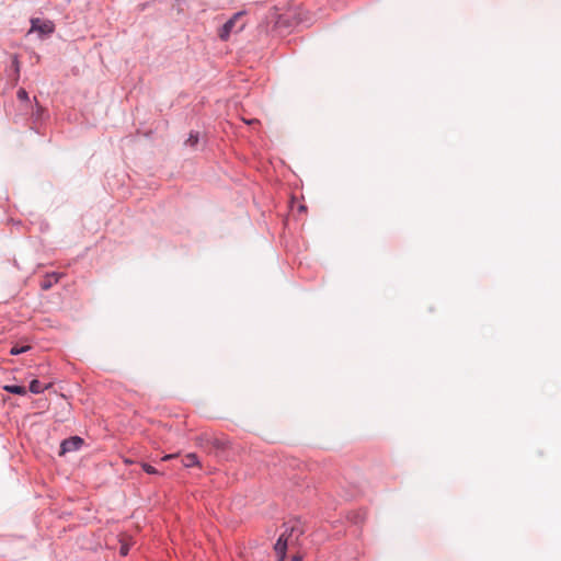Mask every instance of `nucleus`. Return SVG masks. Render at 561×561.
I'll return each instance as SVG.
<instances>
[{
    "label": "nucleus",
    "mask_w": 561,
    "mask_h": 561,
    "mask_svg": "<svg viewBox=\"0 0 561 561\" xmlns=\"http://www.w3.org/2000/svg\"><path fill=\"white\" fill-rule=\"evenodd\" d=\"M4 390L10 393L20 394V396H23L26 393L25 387L16 386V385L4 386Z\"/></svg>",
    "instance_id": "39448f33"
},
{
    "label": "nucleus",
    "mask_w": 561,
    "mask_h": 561,
    "mask_svg": "<svg viewBox=\"0 0 561 561\" xmlns=\"http://www.w3.org/2000/svg\"><path fill=\"white\" fill-rule=\"evenodd\" d=\"M243 15V11L237 12L222 25L218 32L220 39L227 41L231 34L239 33L244 28L245 23L241 22Z\"/></svg>",
    "instance_id": "f03ea898"
},
{
    "label": "nucleus",
    "mask_w": 561,
    "mask_h": 561,
    "mask_svg": "<svg viewBox=\"0 0 561 561\" xmlns=\"http://www.w3.org/2000/svg\"><path fill=\"white\" fill-rule=\"evenodd\" d=\"M301 534L302 529L297 523L285 529L274 546L277 561H284L288 546L297 541Z\"/></svg>",
    "instance_id": "f257e3e1"
},
{
    "label": "nucleus",
    "mask_w": 561,
    "mask_h": 561,
    "mask_svg": "<svg viewBox=\"0 0 561 561\" xmlns=\"http://www.w3.org/2000/svg\"><path fill=\"white\" fill-rule=\"evenodd\" d=\"M50 286H51V284H50V283H44V284L42 285V288H43V289H48Z\"/></svg>",
    "instance_id": "4468645a"
},
{
    "label": "nucleus",
    "mask_w": 561,
    "mask_h": 561,
    "mask_svg": "<svg viewBox=\"0 0 561 561\" xmlns=\"http://www.w3.org/2000/svg\"><path fill=\"white\" fill-rule=\"evenodd\" d=\"M175 457H176V454L165 455L164 457L161 458V461H167V460L173 459Z\"/></svg>",
    "instance_id": "f8f14e48"
},
{
    "label": "nucleus",
    "mask_w": 561,
    "mask_h": 561,
    "mask_svg": "<svg viewBox=\"0 0 561 561\" xmlns=\"http://www.w3.org/2000/svg\"><path fill=\"white\" fill-rule=\"evenodd\" d=\"M31 350V345L28 344H25V345H19V344H15L12 346L11 351H10V354L11 355H20L22 353H25L27 351Z\"/></svg>",
    "instance_id": "0eeeda50"
},
{
    "label": "nucleus",
    "mask_w": 561,
    "mask_h": 561,
    "mask_svg": "<svg viewBox=\"0 0 561 561\" xmlns=\"http://www.w3.org/2000/svg\"><path fill=\"white\" fill-rule=\"evenodd\" d=\"M291 561H301V558H300V557H294V558L291 559Z\"/></svg>",
    "instance_id": "2eb2a0df"
},
{
    "label": "nucleus",
    "mask_w": 561,
    "mask_h": 561,
    "mask_svg": "<svg viewBox=\"0 0 561 561\" xmlns=\"http://www.w3.org/2000/svg\"><path fill=\"white\" fill-rule=\"evenodd\" d=\"M16 95L20 101H23V102L28 101V93L24 89H20L18 91Z\"/></svg>",
    "instance_id": "9d476101"
},
{
    "label": "nucleus",
    "mask_w": 561,
    "mask_h": 561,
    "mask_svg": "<svg viewBox=\"0 0 561 561\" xmlns=\"http://www.w3.org/2000/svg\"><path fill=\"white\" fill-rule=\"evenodd\" d=\"M182 461L187 468L198 465L197 456L195 454H187Z\"/></svg>",
    "instance_id": "423d86ee"
},
{
    "label": "nucleus",
    "mask_w": 561,
    "mask_h": 561,
    "mask_svg": "<svg viewBox=\"0 0 561 561\" xmlns=\"http://www.w3.org/2000/svg\"><path fill=\"white\" fill-rule=\"evenodd\" d=\"M55 31V24L50 20H42L38 18L31 19V28L28 34L36 32L39 36H49Z\"/></svg>",
    "instance_id": "7ed1b4c3"
},
{
    "label": "nucleus",
    "mask_w": 561,
    "mask_h": 561,
    "mask_svg": "<svg viewBox=\"0 0 561 561\" xmlns=\"http://www.w3.org/2000/svg\"><path fill=\"white\" fill-rule=\"evenodd\" d=\"M141 468L144 471H146L148 474H162L159 470H157L154 467H152L149 463L142 462Z\"/></svg>",
    "instance_id": "1a4fd4ad"
},
{
    "label": "nucleus",
    "mask_w": 561,
    "mask_h": 561,
    "mask_svg": "<svg viewBox=\"0 0 561 561\" xmlns=\"http://www.w3.org/2000/svg\"><path fill=\"white\" fill-rule=\"evenodd\" d=\"M128 553V547L127 546H122L121 547V554L122 556H126Z\"/></svg>",
    "instance_id": "ddd939ff"
},
{
    "label": "nucleus",
    "mask_w": 561,
    "mask_h": 561,
    "mask_svg": "<svg viewBox=\"0 0 561 561\" xmlns=\"http://www.w3.org/2000/svg\"><path fill=\"white\" fill-rule=\"evenodd\" d=\"M45 388L37 379L32 380L30 383V391L33 393H42Z\"/></svg>",
    "instance_id": "6e6552de"
},
{
    "label": "nucleus",
    "mask_w": 561,
    "mask_h": 561,
    "mask_svg": "<svg viewBox=\"0 0 561 561\" xmlns=\"http://www.w3.org/2000/svg\"><path fill=\"white\" fill-rule=\"evenodd\" d=\"M82 444H83V440L78 436H73L68 439H65L60 445V455L77 450L81 447Z\"/></svg>",
    "instance_id": "20e7f679"
},
{
    "label": "nucleus",
    "mask_w": 561,
    "mask_h": 561,
    "mask_svg": "<svg viewBox=\"0 0 561 561\" xmlns=\"http://www.w3.org/2000/svg\"><path fill=\"white\" fill-rule=\"evenodd\" d=\"M197 141H198L197 135L191 134L185 144L193 147L197 144Z\"/></svg>",
    "instance_id": "9b49d317"
}]
</instances>
